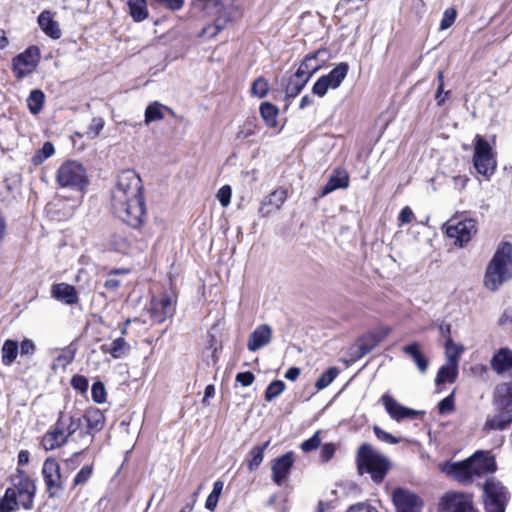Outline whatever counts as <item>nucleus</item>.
Here are the masks:
<instances>
[{
  "label": "nucleus",
  "mask_w": 512,
  "mask_h": 512,
  "mask_svg": "<svg viewBox=\"0 0 512 512\" xmlns=\"http://www.w3.org/2000/svg\"><path fill=\"white\" fill-rule=\"evenodd\" d=\"M113 213L132 228H140L146 217L143 185L133 170L122 171L111 191Z\"/></svg>",
  "instance_id": "f257e3e1"
},
{
  "label": "nucleus",
  "mask_w": 512,
  "mask_h": 512,
  "mask_svg": "<svg viewBox=\"0 0 512 512\" xmlns=\"http://www.w3.org/2000/svg\"><path fill=\"white\" fill-rule=\"evenodd\" d=\"M497 470L495 457L488 451H477L468 459L458 463H446L443 471L458 482L468 485L476 478L492 474Z\"/></svg>",
  "instance_id": "f03ea898"
},
{
  "label": "nucleus",
  "mask_w": 512,
  "mask_h": 512,
  "mask_svg": "<svg viewBox=\"0 0 512 512\" xmlns=\"http://www.w3.org/2000/svg\"><path fill=\"white\" fill-rule=\"evenodd\" d=\"M511 278L512 245L509 242H502L486 267L484 286L494 292Z\"/></svg>",
  "instance_id": "7ed1b4c3"
},
{
  "label": "nucleus",
  "mask_w": 512,
  "mask_h": 512,
  "mask_svg": "<svg viewBox=\"0 0 512 512\" xmlns=\"http://www.w3.org/2000/svg\"><path fill=\"white\" fill-rule=\"evenodd\" d=\"M389 459L377 452L371 445L362 444L357 453V469L360 474H370L375 483H381L390 470Z\"/></svg>",
  "instance_id": "20e7f679"
},
{
  "label": "nucleus",
  "mask_w": 512,
  "mask_h": 512,
  "mask_svg": "<svg viewBox=\"0 0 512 512\" xmlns=\"http://www.w3.org/2000/svg\"><path fill=\"white\" fill-rule=\"evenodd\" d=\"M56 181L62 188L83 192L89 185L84 166L73 160L65 161L57 170Z\"/></svg>",
  "instance_id": "39448f33"
},
{
  "label": "nucleus",
  "mask_w": 512,
  "mask_h": 512,
  "mask_svg": "<svg viewBox=\"0 0 512 512\" xmlns=\"http://www.w3.org/2000/svg\"><path fill=\"white\" fill-rule=\"evenodd\" d=\"M482 498L485 512H505L511 493L500 480L488 477L483 485Z\"/></svg>",
  "instance_id": "423d86ee"
},
{
  "label": "nucleus",
  "mask_w": 512,
  "mask_h": 512,
  "mask_svg": "<svg viewBox=\"0 0 512 512\" xmlns=\"http://www.w3.org/2000/svg\"><path fill=\"white\" fill-rule=\"evenodd\" d=\"M473 165L477 172L485 177L494 174L497 167L491 145L479 134L474 138Z\"/></svg>",
  "instance_id": "0eeeda50"
},
{
  "label": "nucleus",
  "mask_w": 512,
  "mask_h": 512,
  "mask_svg": "<svg viewBox=\"0 0 512 512\" xmlns=\"http://www.w3.org/2000/svg\"><path fill=\"white\" fill-rule=\"evenodd\" d=\"M42 476L49 498H56L63 491V479L60 465L54 458H47L42 466Z\"/></svg>",
  "instance_id": "6e6552de"
},
{
  "label": "nucleus",
  "mask_w": 512,
  "mask_h": 512,
  "mask_svg": "<svg viewBox=\"0 0 512 512\" xmlns=\"http://www.w3.org/2000/svg\"><path fill=\"white\" fill-rule=\"evenodd\" d=\"M441 512H479L473 496L463 492H447L440 501Z\"/></svg>",
  "instance_id": "1a4fd4ad"
},
{
  "label": "nucleus",
  "mask_w": 512,
  "mask_h": 512,
  "mask_svg": "<svg viewBox=\"0 0 512 512\" xmlns=\"http://www.w3.org/2000/svg\"><path fill=\"white\" fill-rule=\"evenodd\" d=\"M206 12L214 17V21L213 23L203 27L201 32L199 33V36L204 38L215 37L221 30H223L227 26L228 23L233 21V19L238 14V11L222 9L221 7L213 8V10Z\"/></svg>",
  "instance_id": "9d476101"
},
{
  "label": "nucleus",
  "mask_w": 512,
  "mask_h": 512,
  "mask_svg": "<svg viewBox=\"0 0 512 512\" xmlns=\"http://www.w3.org/2000/svg\"><path fill=\"white\" fill-rule=\"evenodd\" d=\"M148 312L154 323H163L166 319L171 318L174 315L175 302L166 294L153 297Z\"/></svg>",
  "instance_id": "9b49d317"
},
{
  "label": "nucleus",
  "mask_w": 512,
  "mask_h": 512,
  "mask_svg": "<svg viewBox=\"0 0 512 512\" xmlns=\"http://www.w3.org/2000/svg\"><path fill=\"white\" fill-rule=\"evenodd\" d=\"M40 57V50L36 46L28 47L24 52L13 59V71L17 78L28 75L37 65Z\"/></svg>",
  "instance_id": "f8f14e48"
},
{
  "label": "nucleus",
  "mask_w": 512,
  "mask_h": 512,
  "mask_svg": "<svg viewBox=\"0 0 512 512\" xmlns=\"http://www.w3.org/2000/svg\"><path fill=\"white\" fill-rule=\"evenodd\" d=\"M81 418L85 420L86 428L79 432V436L85 440V444L88 446L92 443L95 433L102 430L105 416L100 409L89 408Z\"/></svg>",
  "instance_id": "ddd939ff"
},
{
  "label": "nucleus",
  "mask_w": 512,
  "mask_h": 512,
  "mask_svg": "<svg viewBox=\"0 0 512 512\" xmlns=\"http://www.w3.org/2000/svg\"><path fill=\"white\" fill-rule=\"evenodd\" d=\"M475 233L476 221L473 219H466L456 224H449L446 228L447 236L455 239V245H459L460 247L468 243Z\"/></svg>",
  "instance_id": "4468645a"
},
{
  "label": "nucleus",
  "mask_w": 512,
  "mask_h": 512,
  "mask_svg": "<svg viewBox=\"0 0 512 512\" xmlns=\"http://www.w3.org/2000/svg\"><path fill=\"white\" fill-rule=\"evenodd\" d=\"M392 500L396 507L397 512H420L422 502L415 494L397 488L392 494Z\"/></svg>",
  "instance_id": "2eb2a0df"
},
{
  "label": "nucleus",
  "mask_w": 512,
  "mask_h": 512,
  "mask_svg": "<svg viewBox=\"0 0 512 512\" xmlns=\"http://www.w3.org/2000/svg\"><path fill=\"white\" fill-rule=\"evenodd\" d=\"M494 409L512 410V379L497 384L492 394Z\"/></svg>",
  "instance_id": "dca6fc26"
},
{
  "label": "nucleus",
  "mask_w": 512,
  "mask_h": 512,
  "mask_svg": "<svg viewBox=\"0 0 512 512\" xmlns=\"http://www.w3.org/2000/svg\"><path fill=\"white\" fill-rule=\"evenodd\" d=\"M287 198V191L283 188H279L270 193L265 197L259 208V215L261 217H267L270 214L276 212L281 208Z\"/></svg>",
  "instance_id": "f3484780"
},
{
  "label": "nucleus",
  "mask_w": 512,
  "mask_h": 512,
  "mask_svg": "<svg viewBox=\"0 0 512 512\" xmlns=\"http://www.w3.org/2000/svg\"><path fill=\"white\" fill-rule=\"evenodd\" d=\"M294 463L292 452L276 458L272 463V479L277 485H282L283 481L288 477Z\"/></svg>",
  "instance_id": "a211bd4d"
},
{
  "label": "nucleus",
  "mask_w": 512,
  "mask_h": 512,
  "mask_svg": "<svg viewBox=\"0 0 512 512\" xmlns=\"http://www.w3.org/2000/svg\"><path fill=\"white\" fill-rule=\"evenodd\" d=\"M381 401L390 415L396 421H401L406 418H414L419 414L418 411L407 408L399 404L393 397L385 394L381 397Z\"/></svg>",
  "instance_id": "6ab92c4d"
},
{
  "label": "nucleus",
  "mask_w": 512,
  "mask_h": 512,
  "mask_svg": "<svg viewBox=\"0 0 512 512\" xmlns=\"http://www.w3.org/2000/svg\"><path fill=\"white\" fill-rule=\"evenodd\" d=\"M272 329L267 324L257 326L248 337L247 348L255 352L271 342Z\"/></svg>",
  "instance_id": "aec40b11"
},
{
  "label": "nucleus",
  "mask_w": 512,
  "mask_h": 512,
  "mask_svg": "<svg viewBox=\"0 0 512 512\" xmlns=\"http://www.w3.org/2000/svg\"><path fill=\"white\" fill-rule=\"evenodd\" d=\"M495 411L496 413L493 416L487 417L483 426L484 431H503L510 427L512 423V410L495 409Z\"/></svg>",
  "instance_id": "412c9836"
},
{
  "label": "nucleus",
  "mask_w": 512,
  "mask_h": 512,
  "mask_svg": "<svg viewBox=\"0 0 512 512\" xmlns=\"http://www.w3.org/2000/svg\"><path fill=\"white\" fill-rule=\"evenodd\" d=\"M56 423L63 431L67 442L78 430H82V418L68 413L60 412Z\"/></svg>",
  "instance_id": "4be33fe9"
},
{
  "label": "nucleus",
  "mask_w": 512,
  "mask_h": 512,
  "mask_svg": "<svg viewBox=\"0 0 512 512\" xmlns=\"http://www.w3.org/2000/svg\"><path fill=\"white\" fill-rule=\"evenodd\" d=\"M51 295L58 301L67 305L78 303L79 296L74 286L67 283L54 284L51 289Z\"/></svg>",
  "instance_id": "5701e85b"
},
{
  "label": "nucleus",
  "mask_w": 512,
  "mask_h": 512,
  "mask_svg": "<svg viewBox=\"0 0 512 512\" xmlns=\"http://www.w3.org/2000/svg\"><path fill=\"white\" fill-rule=\"evenodd\" d=\"M67 443L65 439V435L60 428H58L57 423L55 424L44 434L41 440V445L46 451H51L57 448L62 447Z\"/></svg>",
  "instance_id": "b1692460"
},
{
  "label": "nucleus",
  "mask_w": 512,
  "mask_h": 512,
  "mask_svg": "<svg viewBox=\"0 0 512 512\" xmlns=\"http://www.w3.org/2000/svg\"><path fill=\"white\" fill-rule=\"evenodd\" d=\"M38 24L41 30L52 39H59L62 35L59 23L53 19L50 11H43L38 16Z\"/></svg>",
  "instance_id": "393cba45"
},
{
  "label": "nucleus",
  "mask_w": 512,
  "mask_h": 512,
  "mask_svg": "<svg viewBox=\"0 0 512 512\" xmlns=\"http://www.w3.org/2000/svg\"><path fill=\"white\" fill-rule=\"evenodd\" d=\"M348 186L349 176L347 172L344 170H335L326 185L322 188L321 195L326 196L337 189L347 188Z\"/></svg>",
  "instance_id": "a878e982"
},
{
  "label": "nucleus",
  "mask_w": 512,
  "mask_h": 512,
  "mask_svg": "<svg viewBox=\"0 0 512 512\" xmlns=\"http://www.w3.org/2000/svg\"><path fill=\"white\" fill-rule=\"evenodd\" d=\"M322 51H317L314 54L307 55L298 67L295 75L298 78H303L306 81L320 68V64L316 63L317 57Z\"/></svg>",
  "instance_id": "bb28decb"
},
{
  "label": "nucleus",
  "mask_w": 512,
  "mask_h": 512,
  "mask_svg": "<svg viewBox=\"0 0 512 512\" xmlns=\"http://www.w3.org/2000/svg\"><path fill=\"white\" fill-rule=\"evenodd\" d=\"M100 350L105 354H110L114 359H121L125 357L130 351V345L124 337L120 336L108 344H103Z\"/></svg>",
  "instance_id": "cd10ccee"
},
{
  "label": "nucleus",
  "mask_w": 512,
  "mask_h": 512,
  "mask_svg": "<svg viewBox=\"0 0 512 512\" xmlns=\"http://www.w3.org/2000/svg\"><path fill=\"white\" fill-rule=\"evenodd\" d=\"M402 351L410 356L418 367L419 371L424 374L428 370L429 361L428 359L421 353L420 344L418 342H413L409 345H406L402 348Z\"/></svg>",
  "instance_id": "c85d7f7f"
},
{
  "label": "nucleus",
  "mask_w": 512,
  "mask_h": 512,
  "mask_svg": "<svg viewBox=\"0 0 512 512\" xmlns=\"http://www.w3.org/2000/svg\"><path fill=\"white\" fill-rule=\"evenodd\" d=\"M348 70V64L342 62L339 63L336 67H334L327 75H324V77L328 80L331 89H337L341 85V83L347 76Z\"/></svg>",
  "instance_id": "c756f323"
},
{
  "label": "nucleus",
  "mask_w": 512,
  "mask_h": 512,
  "mask_svg": "<svg viewBox=\"0 0 512 512\" xmlns=\"http://www.w3.org/2000/svg\"><path fill=\"white\" fill-rule=\"evenodd\" d=\"M457 374L458 365L447 362L439 369L435 382L437 385H441L447 382L453 383L456 380Z\"/></svg>",
  "instance_id": "7c9ffc66"
},
{
  "label": "nucleus",
  "mask_w": 512,
  "mask_h": 512,
  "mask_svg": "<svg viewBox=\"0 0 512 512\" xmlns=\"http://www.w3.org/2000/svg\"><path fill=\"white\" fill-rule=\"evenodd\" d=\"M18 350V342L12 339H7L1 349L2 363L6 366L12 365L18 355Z\"/></svg>",
  "instance_id": "2f4dec72"
},
{
  "label": "nucleus",
  "mask_w": 512,
  "mask_h": 512,
  "mask_svg": "<svg viewBox=\"0 0 512 512\" xmlns=\"http://www.w3.org/2000/svg\"><path fill=\"white\" fill-rule=\"evenodd\" d=\"M45 100V94L39 89L32 90L27 98V105L29 111L33 115H37L41 112Z\"/></svg>",
  "instance_id": "473e14b6"
},
{
  "label": "nucleus",
  "mask_w": 512,
  "mask_h": 512,
  "mask_svg": "<svg viewBox=\"0 0 512 512\" xmlns=\"http://www.w3.org/2000/svg\"><path fill=\"white\" fill-rule=\"evenodd\" d=\"M260 114L267 126L276 127L278 108L275 105L269 102L262 103L260 106Z\"/></svg>",
  "instance_id": "72a5a7b5"
},
{
  "label": "nucleus",
  "mask_w": 512,
  "mask_h": 512,
  "mask_svg": "<svg viewBox=\"0 0 512 512\" xmlns=\"http://www.w3.org/2000/svg\"><path fill=\"white\" fill-rule=\"evenodd\" d=\"M15 489L7 488L3 498L0 501V512H13L18 506V496L15 494Z\"/></svg>",
  "instance_id": "f704fd0d"
},
{
  "label": "nucleus",
  "mask_w": 512,
  "mask_h": 512,
  "mask_svg": "<svg viewBox=\"0 0 512 512\" xmlns=\"http://www.w3.org/2000/svg\"><path fill=\"white\" fill-rule=\"evenodd\" d=\"M464 352V346L454 343L452 339L445 341V355L448 363L458 365L459 357Z\"/></svg>",
  "instance_id": "c9c22d12"
},
{
  "label": "nucleus",
  "mask_w": 512,
  "mask_h": 512,
  "mask_svg": "<svg viewBox=\"0 0 512 512\" xmlns=\"http://www.w3.org/2000/svg\"><path fill=\"white\" fill-rule=\"evenodd\" d=\"M269 441L265 442L262 445L255 446L250 451V459L248 460V469L250 471L255 470L260 466L264 458V451L268 447Z\"/></svg>",
  "instance_id": "e433bc0d"
},
{
  "label": "nucleus",
  "mask_w": 512,
  "mask_h": 512,
  "mask_svg": "<svg viewBox=\"0 0 512 512\" xmlns=\"http://www.w3.org/2000/svg\"><path fill=\"white\" fill-rule=\"evenodd\" d=\"M163 109H166V107L159 102L149 104L145 110V123L150 124L162 120L164 118Z\"/></svg>",
  "instance_id": "4c0bfd02"
},
{
  "label": "nucleus",
  "mask_w": 512,
  "mask_h": 512,
  "mask_svg": "<svg viewBox=\"0 0 512 512\" xmlns=\"http://www.w3.org/2000/svg\"><path fill=\"white\" fill-rule=\"evenodd\" d=\"M128 6L130 15L135 21H142L147 17L148 13L145 0H129Z\"/></svg>",
  "instance_id": "58836bf2"
},
{
  "label": "nucleus",
  "mask_w": 512,
  "mask_h": 512,
  "mask_svg": "<svg viewBox=\"0 0 512 512\" xmlns=\"http://www.w3.org/2000/svg\"><path fill=\"white\" fill-rule=\"evenodd\" d=\"M307 81L303 78H298L295 74L290 78L286 86V96L290 98L296 97L305 87Z\"/></svg>",
  "instance_id": "ea45409f"
},
{
  "label": "nucleus",
  "mask_w": 512,
  "mask_h": 512,
  "mask_svg": "<svg viewBox=\"0 0 512 512\" xmlns=\"http://www.w3.org/2000/svg\"><path fill=\"white\" fill-rule=\"evenodd\" d=\"M339 374V370L336 367H331L325 371L319 379L316 381L315 386L317 390H323L328 387Z\"/></svg>",
  "instance_id": "a19ab883"
},
{
  "label": "nucleus",
  "mask_w": 512,
  "mask_h": 512,
  "mask_svg": "<svg viewBox=\"0 0 512 512\" xmlns=\"http://www.w3.org/2000/svg\"><path fill=\"white\" fill-rule=\"evenodd\" d=\"M286 388V385L281 380H274L272 381L266 391H265V400L270 402L280 396Z\"/></svg>",
  "instance_id": "79ce46f5"
},
{
  "label": "nucleus",
  "mask_w": 512,
  "mask_h": 512,
  "mask_svg": "<svg viewBox=\"0 0 512 512\" xmlns=\"http://www.w3.org/2000/svg\"><path fill=\"white\" fill-rule=\"evenodd\" d=\"M10 489H15V494L19 496L23 493H31L32 491H36V485L34 481L29 477H23L17 484L14 485V487H11Z\"/></svg>",
  "instance_id": "37998d69"
},
{
  "label": "nucleus",
  "mask_w": 512,
  "mask_h": 512,
  "mask_svg": "<svg viewBox=\"0 0 512 512\" xmlns=\"http://www.w3.org/2000/svg\"><path fill=\"white\" fill-rule=\"evenodd\" d=\"M380 341V339L373 334H370L362 339V343L359 345L358 350V356L362 357L368 352H370Z\"/></svg>",
  "instance_id": "c03bdc74"
},
{
  "label": "nucleus",
  "mask_w": 512,
  "mask_h": 512,
  "mask_svg": "<svg viewBox=\"0 0 512 512\" xmlns=\"http://www.w3.org/2000/svg\"><path fill=\"white\" fill-rule=\"evenodd\" d=\"M55 152L54 146L51 142H45L42 148L34 155L33 163L38 165L44 160L51 157Z\"/></svg>",
  "instance_id": "a18cd8bd"
},
{
  "label": "nucleus",
  "mask_w": 512,
  "mask_h": 512,
  "mask_svg": "<svg viewBox=\"0 0 512 512\" xmlns=\"http://www.w3.org/2000/svg\"><path fill=\"white\" fill-rule=\"evenodd\" d=\"M104 124H105V122H104L103 118L94 117L91 120V123L89 124V126L87 128V131H86L87 138L95 139L99 135L101 130L104 128Z\"/></svg>",
  "instance_id": "49530a36"
},
{
  "label": "nucleus",
  "mask_w": 512,
  "mask_h": 512,
  "mask_svg": "<svg viewBox=\"0 0 512 512\" xmlns=\"http://www.w3.org/2000/svg\"><path fill=\"white\" fill-rule=\"evenodd\" d=\"M268 83L264 78L256 79L251 87V93L259 98H263L267 95Z\"/></svg>",
  "instance_id": "de8ad7c7"
},
{
  "label": "nucleus",
  "mask_w": 512,
  "mask_h": 512,
  "mask_svg": "<svg viewBox=\"0 0 512 512\" xmlns=\"http://www.w3.org/2000/svg\"><path fill=\"white\" fill-rule=\"evenodd\" d=\"M92 399L96 403H103L106 400V390L102 382L97 381L92 385L91 389Z\"/></svg>",
  "instance_id": "09e8293b"
},
{
  "label": "nucleus",
  "mask_w": 512,
  "mask_h": 512,
  "mask_svg": "<svg viewBox=\"0 0 512 512\" xmlns=\"http://www.w3.org/2000/svg\"><path fill=\"white\" fill-rule=\"evenodd\" d=\"M93 468L92 466L86 465L83 466L79 472L76 474L73 480L74 486L85 484L90 477L92 476Z\"/></svg>",
  "instance_id": "8fccbe9b"
},
{
  "label": "nucleus",
  "mask_w": 512,
  "mask_h": 512,
  "mask_svg": "<svg viewBox=\"0 0 512 512\" xmlns=\"http://www.w3.org/2000/svg\"><path fill=\"white\" fill-rule=\"evenodd\" d=\"M328 89H331V86L323 75L313 85L312 92L319 97H323L327 93Z\"/></svg>",
  "instance_id": "3c124183"
},
{
  "label": "nucleus",
  "mask_w": 512,
  "mask_h": 512,
  "mask_svg": "<svg viewBox=\"0 0 512 512\" xmlns=\"http://www.w3.org/2000/svg\"><path fill=\"white\" fill-rule=\"evenodd\" d=\"M456 10L448 8L444 11L442 20L440 22V30H446L453 25L456 19Z\"/></svg>",
  "instance_id": "603ef678"
},
{
  "label": "nucleus",
  "mask_w": 512,
  "mask_h": 512,
  "mask_svg": "<svg viewBox=\"0 0 512 512\" xmlns=\"http://www.w3.org/2000/svg\"><path fill=\"white\" fill-rule=\"evenodd\" d=\"M375 436L382 442L388 443V444H398L400 442V439L396 438L392 434L384 431L378 426H374L373 428Z\"/></svg>",
  "instance_id": "864d4df0"
},
{
  "label": "nucleus",
  "mask_w": 512,
  "mask_h": 512,
  "mask_svg": "<svg viewBox=\"0 0 512 512\" xmlns=\"http://www.w3.org/2000/svg\"><path fill=\"white\" fill-rule=\"evenodd\" d=\"M319 434H320V431H316L315 434L311 438L302 442L301 449L304 452H311V451L317 449L321 444V439L319 437Z\"/></svg>",
  "instance_id": "5fc2aeb1"
},
{
  "label": "nucleus",
  "mask_w": 512,
  "mask_h": 512,
  "mask_svg": "<svg viewBox=\"0 0 512 512\" xmlns=\"http://www.w3.org/2000/svg\"><path fill=\"white\" fill-rule=\"evenodd\" d=\"M232 190L229 185L222 186L217 193V198L223 207H227L230 204Z\"/></svg>",
  "instance_id": "6e6d98bb"
},
{
  "label": "nucleus",
  "mask_w": 512,
  "mask_h": 512,
  "mask_svg": "<svg viewBox=\"0 0 512 512\" xmlns=\"http://www.w3.org/2000/svg\"><path fill=\"white\" fill-rule=\"evenodd\" d=\"M334 453H335L334 444H332V443L324 444L320 451V456H319L320 461L323 463L328 462L330 459H332V457L334 456Z\"/></svg>",
  "instance_id": "4d7b16f0"
},
{
  "label": "nucleus",
  "mask_w": 512,
  "mask_h": 512,
  "mask_svg": "<svg viewBox=\"0 0 512 512\" xmlns=\"http://www.w3.org/2000/svg\"><path fill=\"white\" fill-rule=\"evenodd\" d=\"M71 385L74 389L85 392L88 389V380L82 375H75L71 379Z\"/></svg>",
  "instance_id": "13d9d810"
},
{
  "label": "nucleus",
  "mask_w": 512,
  "mask_h": 512,
  "mask_svg": "<svg viewBox=\"0 0 512 512\" xmlns=\"http://www.w3.org/2000/svg\"><path fill=\"white\" fill-rule=\"evenodd\" d=\"M36 491H32L31 493H23L18 496L19 505H21L25 510H30L33 507V500Z\"/></svg>",
  "instance_id": "bf43d9fd"
},
{
  "label": "nucleus",
  "mask_w": 512,
  "mask_h": 512,
  "mask_svg": "<svg viewBox=\"0 0 512 512\" xmlns=\"http://www.w3.org/2000/svg\"><path fill=\"white\" fill-rule=\"evenodd\" d=\"M438 409H439L440 414H446V413L453 411V409H454L453 396L450 395V396L444 398L443 400H441L438 404Z\"/></svg>",
  "instance_id": "052dcab7"
},
{
  "label": "nucleus",
  "mask_w": 512,
  "mask_h": 512,
  "mask_svg": "<svg viewBox=\"0 0 512 512\" xmlns=\"http://www.w3.org/2000/svg\"><path fill=\"white\" fill-rule=\"evenodd\" d=\"M255 377L252 372L246 371V372H240L236 375V381L240 383L244 387L250 386Z\"/></svg>",
  "instance_id": "680f3d73"
},
{
  "label": "nucleus",
  "mask_w": 512,
  "mask_h": 512,
  "mask_svg": "<svg viewBox=\"0 0 512 512\" xmlns=\"http://www.w3.org/2000/svg\"><path fill=\"white\" fill-rule=\"evenodd\" d=\"M438 79H439V85L437 88L436 100H437V104L439 106H441L445 102V97L449 94V91L445 92V96H442L443 95V87H444L442 71L438 72Z\"/></svg>",
  "instance_id": "e2e57ef3"
},
{
  "label": "nucleus",
  "mask_w": 512,
  "mask_h": 512,
  "mask_svg": "<svg viewBox=\"0 0 512 512\" xmlns=\"http://www.w3.org/2000/svg\"><path fill=\"white\" fill-rule=\"evenodd\" d=\"M36 350V346L31 339H24L20 345V354L22 356L32 355Z\"/></svg>",
  "instance_id": "0e129e2a"
},
{
  "label": "nucleus",
  "mask_w": 512,
  "mask_h": 512,
  "mask_svg": "<svg viewBox=\"0 0 512 512\" xmlns=\"http://www.w3.org/2000/svg\"><path fill=\"white\" fill-rule=\"evenodd\" d=\"M414 218L413 211L410 209V207L406 206L404 207L398 216V220L401 225L411 223Z\"/></svg>",
  "instance_id": "69168bd1"
},
{
  "label": "nucleus",
  "mask_w": 512,
  "mask_h": 512,
  "mask_svg": "<svg viewBox=\"0 0 512 512\" xmlns=\"http://www.w3.org/2000/svg\"><path fill=\"white\" fill-rule=\"evenodd\" d=\"M347 512H378L374 507L364 504V503H358L354 506H351Z\"/></svg>",
  "instance_id": "338daca9"
},
{
  "label": "nucleus",
  "mask_w": 512,
  "mask_h": 512,
  "mask_svg": "<svg viewBox=\"0 0 512 512\" xmlns=\"http://www.w3.org/2000/svg\"><path fill=\"white\" fill-rule=\"evenodd\" d=\"M508 322H512V307L505 309L499 319L500 325H505Z\"/></svg>",
  "instance_id": "774afa93"
}]
</instances>
